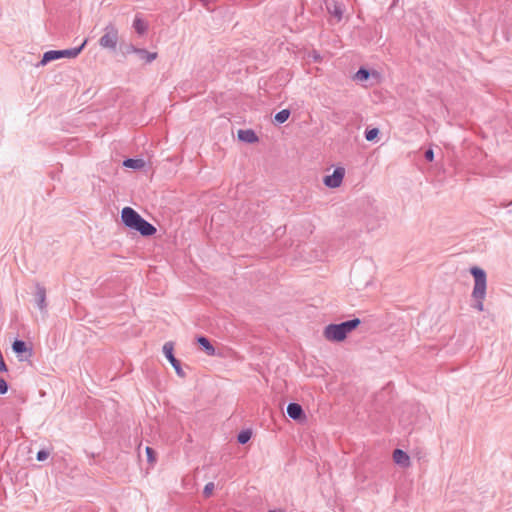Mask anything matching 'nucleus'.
<instances>
[{"instance_id": "obj_3", "label": "nucleus", "mask_w": 512, "mask_h": 512, "mask_svg": "<svg viewBox=\"0 0 512 512\" xmlns=\"http://www.w3.org/2000/svg\"><path fill=\"white\" fill-rule=\"evenodd\" d=\"M86 42L87 41L85 40L79 47H74V48L64 49V50H50V51L45 52L43 54L41 61L37 64V67L44 66L47 63L54 61V60H58L60 58H70V59L76 58L83 50Z\"/></svg>"}, {"instance_id": "obj_17", "label": "nucleus", "mask_w": 512, "mask_h": 512, "mask_svg": "<svg viewBox=\"0 0 512 512\" xmlns=\"http://www.w3.org/2000/svg\"><path fill=\"white\" fill-rule=\"evenodd\" d=\"M290 114L291 113L289 109H283L276 113V115L274 116V120L276 123L282 124L288 120Z\"/></svg>"}, {"instance_id": "obj_1", "label": "nucleus", "mask_w": 512, "mask_h": 512, "mask_svg": "<svg viewBox=\"0 0 512 512\" xmlns=\"http://www.w3.org/2000/svg\"><path fill=\"white\" fill-rule=\"evenodd\" d=\"M470 273L474 277V287L472 291L474 304L472 307L481 312L484 310L483 301L486 297V272L482 268L474 266L470 269Z\"/></svg>"}, {"instance_id": "obj_18", "label": "nucleus", "mask_w": 512, "mask_h": 512, "mask_svg": "<svg viewBox=\"0 0 512 512\" xmlns=\"http://www.w3.org/2000/svg\"><path fill=\"white\" fill-rule=\"evenodd\" d=\"M133 27L136 30V32L140 35L144 34L147 30L146 23L141 18H138V17H136L134 19Z\"/></svg>"}, {"instance_id": "obj_19", "label": "nucleus", "mask_w": 512, "mask_h": 512, "mask_svg": "<svg viewBox=\"0 0 512 512\" xmlns=\"http://www.w3.org/2000/svg\"><path fill=\"white\" fill-rule=\"evenodd\" d=\"M12 349L15 353L21 354L27 351L26 343L22 340H15L12 344Z\"/></svg>"}, {"instance_id": "obj_12", "label": "nucleus", "mask_w": 512, "mask_h": 512, "mask_svg": "<svg viewBox=\"0 0 512 512\" xmlns=\"http://www.w3.org/2000/svg\"><path fill=\"white\" fill-rule=\"evenodd\" d=\"M287 414L293 420H299L304 416V411L298 403H289L287 406Z\"/></svg>"}, {"instance_id": "obj_20", "label": "nucleus", "mask_w": 512, "mask_h": 512, "mask_svg": "<svg viewBox=\"0 0 512 512\" xmlns=\"http://www.w3.org/2000/svg\"><path fill=\"white\" fill-rule=\"evenodd\" d=\"M370 77V72L369 70L365 69V68H360L356 74H355V79L358 80V81H366L368 80Z\"/></svg>"}, {"instance_id": "obj_23", "label": "nucleus", "mask_w": 512, "mask_h": 512, "mask_svg": "<svg viewBox=\"0 0 512 512\" xmlns=\"http://www.w3.org/2000/svg\"><path fill=\"white\" fill-rule=\"evenodd\" d=\"M146 455L148 462L154 463L156 461L155 452L151 447H146Z\"/></svg>"}, {"instance_id": "obj_16", "label": "nucleus", "mask_w": 512, "mask_h": 512, "mask_svg": "<svg viewBox=\"0 0 512 512\" xmlns=\"http://www.w3.org/2000/svg\"><path fill=\"white\" fill-rule=\"evenodd\" d=\"M145 165L144 161L142 159H126L123 161V166L126 168H132V169H141Z\"/></svg>"}, {"instance_id": "obj_24", "label": "nucleus", "mask_w": 512, "mask_h": 512, "mask_svg": "<svg viewBox=\"0 0 512 512\" xmlns=\"http://www.w3.org/2000/svg\"><path fill=\"white\" fill-rule=\"evenodd\" d=\"M213 489H214V483H212V482L207 483L203 489L204 496L209 497L212 494Z\"/></svg>"}, {"instance_id": "obj_26", "label": "nucleus", "mask_w": 512, "mask_h": 512, "mask_svg": "<svg viewBox=\"0 0 512 512\" xmlns=\"http://www.w3.org/2000/svg\"><path fill=\"white\" fill-rule=\"evenodd\" d=\"M48 456H49V453L47 451L40 450V451H38L36 458L38 461H44L48 458Z\"/></svg>"}, {"instance_id": "obj_14", "label": "nucleus", "mask_w": 512, "mask_h": 512, "mask_svg": "<svg viewBox=\"0 0 512 512\" xmlns=\"http://www.w3.org/2000/svg\"><path fill=\"white\" fill-rule=\"evenodd\" d=\"M132 51L139 55L140 59L144 60L146 63H151L157 58L156 52H149L145 49L132 47Z\"/></svg>"}, {"instance_id": "obj_27", "label": "nucleus", "mask_w": 512, "mask_h": 512, "mask_svg": "<svg viewBox=\"0 0 512 512\" xmlns=\"http://www.w3.org/2000/svg\"><path fill=\"white\" fill-rule=\"evenodd\" d=\"M425 158L426 160L428 161H432L433 158H434V153H433V150L432 149H428L426 152H425Z\"/></svg>"}, {"instance_id": "obj_8", "label": "nucleus", "mask_w": 512, "mask_h": 512, "mask_svg": "<svg viewBox=\"0 0 512 512\" xmlns=\"http://www.w3.org/2000/svg\"><path fill=\"white\" fill-rule=\"evenodd\" d=\"M326 8L329 14L337 19V22H340L342 20L344 8L341 3L332 0L326 3Z\"/></svg>"}, {"instance_id": "obj_28", "label": "nucleus", "mask_w": 512, "mask_h": 512, "mask_svg": "<svg viewBox=\"0 0 512 512\" xmlns=\"http://www.w3.org/2000/svg\"><path fill=\"white\" fill-rule=\"evenodd\" d=\"M311 56L314 59V61H320V59H321L320 55L316 51H313Z\"/></svg>"}, {"instance_id": "obj_29", "label": "nucleus", "mask_w": 512, "mask_h": 512, "mask_svg": "<svg viewBox=\"0 0 512 512\" xmlns=\"http://www.w3.org/2000/svg\"><path fill=\"white\" fill-rule=\"evenodd\" d=\"M200 1L203 3V5H204L205 7H207V8L209 9L208 5H209V3H210L212 0H200Z\"/></svg>"}, {"instance_id": "obj_9", "label": "nucleus", "mask_w": 512, "mask_h": 512, "mask_svg": "<svg viewBox=\"0 0 512 512\" xmlns=\"http://www.w3.org/2000/svg\"><path fill=\"white\" fill-rule=\"evenodd\" d=\"M134 230L145 237L152 236L153 234L156 233V228L151 223L146 221L144 218H142V220L138 223Z\"/></svg>"}, {"instance_id": "obj_21", "label": "nucleus", "mask_w": 512, "mask_h": 512, "mask_svg": "<svg viewBox=\"0 0 512 512\" xmlns=\"http://www.w3.org/2000/svg\"><path fill=\"white\" fill-rule=\"evenodd\" d=\"M379 134L378 128H372L365 131V139L367 141H374Z\"/></svg>"}, {"instance_id": "obj_4", "label": "nucleus", "mask_w": 512, "mask_h": 512, "mask_svg": "<svg viewBox=\"0 0 512 512\" xmlns=\"http://www.w3.org/2000/svg\"><path fill=\"white\" fill-rule=\"evenodd\" d=\"M118 44V29L112 23L104 28V34L99 39V45L102 48L115 50Z\"/></svg>"}, {"instance_id": "obj_11", "label": "nucleus", "mask_w": 512, "mask_h": 512, "mask_svg": "<svg viewBox=\"0 0 512 512\" xmlns=\"http://www.w3.org/2000/svg\"><path fill=\"white\" fill-rule=\"evenodd\" d=\"M393 460L396 464H398L402 467H408L410 465L409 455L401 449L394 450Z\"/></svg>"}, {"instance_id": "obj_6", "label": "nucleus", "mask_w": 512, "mask_h": 512, "mask_svg": "<svg viewBox=\"0 0 512 512\" xmlns=\"http://www.w3.org/2000/svg\"><path fill=\"white\" fill-rule=\"evenodd\" d=\"M173 349H174V345L172 342H166L163 345V353H164L165 357L167 358V360L170 362V364L173 366L176 374L181 378H185L186 374H185L184 370L182 369L179 360H177L175 358V356L173 354Z\"/></svg>"}, {"instance_id": "obj_2", "label": "nucleus", "mask_w": 512, "mask_h": 512, "mask_svg": "<svg viewBox=\"0 0 512 512\" xmlns=\"http://www.w3.org/2000/svg\"><path fill=\"white\" fill-rule=\"evenodd\" d=\"M359 318H354L339 324H329L324 328L323 336L331 342H341L347 335L360 325Z\"/></svg>"}, {"instance_id": "obj_10", "label": "nucleus", "mask_w": 512, "mask_h": 512, "mask_svg": "<svg viewBox=\"0 0 512 512\" xmlns=\"http://www.w3.org/2000/svg\"><path fill=\"white\" fill-rule=\"evenodd\" d=\"M35 298H36V304H37L38 308L41 311H45L47 304H46V289L44 286H42L40 284H36Z\"/></svg>"}, {"instance_id": "obj_15", "label": "nucleus", "mask_w": 512, "mask_h": 512, "mask_svg": "<svg viewBox=\"0 0 512 512\" xmlns=\"http://www.w3.org/2000/svg\"><path fill=\"white\" fill-rule=\"evenodd\" d=\"M197 342L207 355H209V356L215 355V352H216L215 348L206 337L199 336L197 338Z\"/></svg>"}, {"instance_id": "obj_13", "label": "nucleus", "mask_w": 512, "mask_h": 512, "mask_svg": "<svg viewBox=\"0 0 512 512\" xmlns=\"http://www.w3.org/2000/svg\"><path fill=\"white\" fill-rule=\"evenodd\" d=\"M238 139L246 143H255L258 141L257 135L251 129L239 130Z\"/></svg>"}, {"instance_id": "obj_5", "label": "nucleus", "mask_w": 512, "mask_h": 512, "mask_svg": "<svg viewBox=\"0 0 512 512\" xmlns=\"http://www.w3.org/2000/svg\"><path fill=\"white\" fill-rule=\"evenodd\" d=\"M142 218L143 217L131 207H124L121 211V220L129 229L134 230Z\"/></svg>"}, {"instance_id": "obj_25", "label": "nucleus", "mask_w": 512, "mask_h": 512, "mask_svg": "<svg viewBox=\"0 0 512 512\" xmlns=\"http://www.w3.org/2000/svg\"><path fill=\"white\" fill-rule=\"evenodd\" d=\"M8 391V384L5 379L0 378V394L3 395Z\"/></svg>"}, {"instance_id": "obj_22", "label": "nucleus", "mask_w": 512, "mask_h": 512, "mask_svg": "<svg viewBox=\"0 0 512 512\" xmlns=\"http://www.w3.org/2000/svg\"><path fill=\"white\" fill-rule=\"evenodd\" d=\"M250 438H251V432L246 430V431H242L238 434L237 440L240 444H245L250 440Z\"/></svg>"}, {"instance_id": "obj_30", "label": "nucleus", "mask_w": 512, "mask_h": 512, "mask_svg": "<svg viewBox=\"0 0 512 512\" xmlns=\"http://www.w3.org/2000/svg\"><path fill=\"white\" fill-rule=\"evenodd\" d=\"M268 512H283L282 510H269Z\"/></svg>"}, {"instance_id": "obj_7", "label": "nucleus", "mask_w": 512, "mask_h": 512, "mask_svg": "<svg viewBox=\"0 0 512 512\" xmlns=\"http://www.w3.org/2000/svg\"><path fill=\"white\" fill-rule=\"evenodd\" d=\"M344 176L345 169L343 167H337L331 175L324 177L323 183L329 188H338L342 184Z\"/></svg>"}]
</instances>
